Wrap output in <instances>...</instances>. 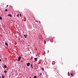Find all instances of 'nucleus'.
I'll use <instances>...</instances> for the list:
<instances>
[{
  "label": "nucleus",
  "mask_w": 78,
  "mask_h": 78,
  "mask_svg": "<svg viewBox=\"0 0 78 78\" xmlns=\"http://www.w3.org/2000/svg\"><path fill=\"white\" fill-rule=\"evenodd\" d=\"M42 70H44V68H42Z\"/></svg>",
  "instance_id": "obj_18"
},
{
  "label": "nucleus",
  "mask_w": 78,
  "mask_h": 78,
  "mask_svg": "<svg viewBox=\"0 0 78 78\" xmlns=\"http://www.w3.org/2000/svg\"><path fill=\"white\" fill-rule=\"evenodd\" d=\"M31 67L32 69H33V66H32V64L31 65Z\"/></svg>",
  "instance_id": "obj_12"
},
{
  "label": "nucleus",
  "mask_w": 78,
  "mask_h": 78,
  "mask_svg": "<svg viewBox=\"0 0 78 78\" xmlns=\"http://www.w3.org/2000/svg\"><path fill=\"white\" fill-rule=\"evenodd\" d=\"M30 63H28L27 64V66L28 67L30 66Z\"/></svg>",
  "instance_id": "obj_1"
},
{
  "label": "nucleus",
  "mask_w": 78,
  "mask_h": 78,
  "mask_svg": "<svg viewBox=\"0 0 78 78\" xmlns=\"http://www.w3.org/2000/svg\"><path fill=\"white\" fill-rule=\"evenodd\" d=\"M0 20H2V18L1 16H0Z\"/></svg>",
  "instance_id": "obj_8"
},
{
  "label": "nucleus",
  "mask_w": 78,
  "mask_h": 78,
  "mask_svg": "<svg viewBox=\"0 0 78 78\" xmlns=\"http://www.w3.org/2000/svg\"><path fill=\"white\" fill-rule=\"evenodd\" d=\"M5 45H7H7H8V44L6 43H5Z\"/></svg>",
  "instance_id": "obj_7"
},
{
  "label": "nucleus",
  "mask_w": 78,
  "mask_h": 78,
  "mask_svg": "<svg viewBox=\"0 0 78 78\" xmlns=\"http://www.w3.org/2000/svg\"><path fill=\"white\" fill-rule=\"evenodd\" d=\"M0 61H2V60H1V59H0Z\"/></svg>",
  "instance_id": "obj_20"
},
{
  "label": "nucleus",
  "mask_w": 78,
  "mask_h": 78,
  "mask_svg": "<svg viewBox=\"0 0 78 78\" xmlns=\"http://www.w3.org/2000/svg\"><path fill=\"white\" fill-rule=\"evenodd\" d=\"M37 78V76H34V78Z\"/></svg>",
  "instance_id": "obj_9"
},
{
  "label": "nucleus",
  "mask_w": 78,
  "mask_h": 78,
  "mask_svg": "<svg viewBox=\"0 0 78 78\" xmlns=\"http://www.w3.org/2000/svg\"><path fill=\"white\" fill-rule=\"evenodd\" d=\"M8 11V10H7V9H6L5 10V11Z\"/></svg>",
  "instance_id": "obj_15"
},
{
  "label": "nucleus",
  "mask_w": 78,
  "mask_h": 78,
  "mask_svg": "<svg viewBox=\"0 0 78 78\" xmlns=\"http://www.w3.org/2000/svg\"><path fill=\"white\" fill-rule=\"evenodd\" d=\"M2 78H4V76H3L2 75Z\"/></svg>",
  "instance_id": "obj_16"
},
{
  "label": "nucleus",
  "mask_w": 78,
  "mask_h": 78,
  "mask_svg": "<svg viewBox=\"0 0 78 78\" xmlns=\"http://www.w3.org/2000/svg\"><path fill=\"white\" fill-rule=\"evenodd\" d=\"M24 36L25 38L27 37V35H24Z\"/></svg>",
  "instance_id": "obj_6"
},
{
  "label": "nucleus",
  "mask_w": 78,
  "mask_h": 78,
  "mask_svg": "<svg viewBox=\"0 0 78 78\" xmlns=\"http://www.w3.org/2000/svg\"><path fill=\"white\" fill-rule=\"evenodd\" d=\"M20 17L22 16V15H21V13H20Z\"/></svg>",
  "instance_id": "obj_17"
},
{
  "label": "nucleus",
  "mask_w": 78,
  "mask_h": 78,
  "mask_svg": "<svg viewBox=\"0 0 78 78\" xmlns=\"http://www.w3.org/2000/svg\"><path fill=\"white\" fill-rule=\"evenodd\" d=\"M71 76H73V73H71Z\"/></svg>",
  "instance_id": "obj_11"
},
{
  "label": "nucleus",
  "mask_w": 78,
  "mask_h": 78,
  "mask_svg": "<svg viewBox=\"0 0 78 78\" xmlns=\"http://www.w3.org/2000/svg\"><path fill=\"white\" fill-rule=\"evenodd\" d=\"M8 16H9L10 17H12V15H11V14H8Z\"/></svg>",
  "instance_id": "obj_4"
},
{
  "label": "nucleus",
  "mask_w": 78,
  "mask_h": 78,
  "mask_svg": "<svg viewBox=\"0 0 78 78\" xmlns=\"http://www.w3.org/2000/svg\"><path fill=\"white\" fill-rule=\"evenodd\" d=\"M19 14H18L17 15V16H18V17H19Z\"/></svg>",
  "instance_id": "obj_13"
},
{
  "label": "nucleus",
  "mask_w": 78,
  "mask_h": 78,
  "mask_svg": "<svg viewBox=\"0 0 78 78\" xmlns=\"http://www.w3.org/2000/svg\"><path fill=\"white\" fill-rule=\"evenodd\" d=\"M7 7H8V5H7Z\"/></svg>",
  "instance_id": "obj_21"
},
{
  "label": "nucleus",
  "mask_w": 78,
  "mask_h": 78,
  "mask_svg": "<svg viewBox=\"0 0 78 78\" xmlns=\"http://www.w3.org/2000/svg\"><path fill=\"white\" fill-rule=\"evenodd\" d=\"M4 68H6V67H7V66H6V65H4Z\"/></svg>",
  "instance_id": "obj_5"
},
{
  "label": "nucleus",
  "mask_w": 78,
  "mask_h": 78,
  "mask_svg": "<svg viewBox=\"0 0 78 78\" xmlns=\"http://www.w3.org/2000/svg\"><path fill=\"white\" fill-rule=\"evenodd\" d=\"M4 72H5V73H6V70L4 71Z\"/></svg>",
  "instance_id": "obj_10"
},
{
  "label": "nucleus",
  "mask_w": 78,
  "mask_h": 78,
  "mask_svg": "<svg viewBox=\"0 0 78 78\" xmlns=\"http://www.w3.org/2000/svg\"><path fill=\"white\" fill-rule=\"evenodd\" d=\"M40 75H41V76H42V73H41Z\"/></svg>",
  "instance_id": "obj_14"
},
{
  "label": "nucleus",
  "mask_w": 78,
  "mask_h": 78,
  "mask_svg": "<svg viewBox=\"0 0 78 78\" xmlns=\"http://www.w3.org/2000/svg\"><path fill=\"white\" fill-rule=\"evenodd\" d=\"M20 59H21V57L20 56H19L18 58V61H19L20 60Z\"/></svg>",
  "instance_id": "obj_2"
},
{
  "label": "nucleus",
  "mask_w": 78,
  "mask_h": 78,
  "mask_svg": "<svg viewBox=\"0 0 78 78\" xmlns=\"http://www.w3.org/2000/svg\"><path fill=\"white\" fill-rule=\"evenodd\" d=\"M34 60H35V61H37V58H34Z\"/></svg>",
  "instance_id": "obj_3"
},
{
  "label": "nucleus",
  "mask_w": 78,
  "mask_h": 78,
  "mask_svg": "<svg viewBox=\"0 0 78 78\" xmlns=\"http://www.w3.org/2000/svg\"><path fill=\"white\" fill-rule=\"evenodd\" d=\"M36 22H38V21H37V20H36Z\"/></svg>",
  "instance_id": "obj_19"
}]
</instances>
